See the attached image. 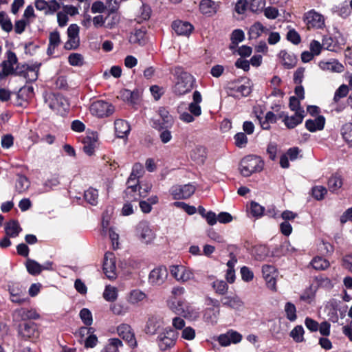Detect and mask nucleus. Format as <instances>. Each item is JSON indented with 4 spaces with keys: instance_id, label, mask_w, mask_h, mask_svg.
Here are the masks:
<instances>
[{
    "instance_id": "nucleus-4",
    "label": "nucleus",
    "mask_w": 352,
    "mask_h": 352,
    "mask_svg": "<svg viewBox=\"0 0 352 352\" xmlns=\"http://www.w3.org/2000/svg\"><path fill=\"white\" fill-rule=\"evenodd\" d=\"M90 113L98 118L108 117L115 111V107L104 100L93 102L89 107Z\"/></svg>"
},
{
    "instance_id": "nucleus-14",
    "label": "nucleus",
    "mask_w": 352,
    "mask_h": 352,
    "mask_svg": "<svg viewBox=\"0 0 352 352\" xmlns=\"http://www.w3.org/2000/svg\"><path fill=\"white\" fill-rule=\"evenodd\" d=\"M195 191V187L192 184L175 186L171 189V194L175 199L189 198Z\"/></svg>"
},
{
    "instance_id": "nucleus-31",
    "label": "nucleus",
    "mask_w": 352,
    "mask_h": 352,
    "mask_svg": "<svg viewBox=\"0 0 352 352\" xmlns=\"http://www.w3.org/2000/svg\"><path fill=\"white\" fill-rule=\"evenodd\" d=\"M146 295L142 290L135 289L131 290L126 296V301L131 305H136L144 300Z\"/></svg>"
},
{
    "instance_id": "nucleus-44",
    "label": "nucleus",
    "mask_w": 352,
    "mask_h": 352,
    "mask_svg": "<svg viewBox=\"0 0 352 352\" xmlns=\"http://www.w3.org/2000/svg\"><path fill=\"white\" fill-rule=\"evenodd\" d=\"M26 267L28 272L32 275L38 274L43 270L50 269L49 267H42L41 265L34 261H28Z\"/></svg>"
},
{
    "instance_id": "nucleus-1",
    "label": "nucleus",
    "mask_w": 352,
    "mask_h": 352,
    "mask_svg": "<svg viewBox=\"0 0 352 352\" xmlns=\"http://www.w3.org/2000/svg\"><path fill=\"white\" fill-rule=\"evenodd\" d=\"M177 80L173 87V91L177 95H184L190 91L193 87L195 79L193 76L186 72L178 69L176 72Z\"/></svg>"
},
{
    "instance_id": "nucleus-54",
    "label": "nucleus",
    "mask_w": 352,
    "mask_h": 352,
    "mask_svg": "<svg viewBox=\"0 0 352 352\" xmlns=\"http://www.w3.org/2000/svg\"><path fill=\"white\" fill-rule=\"evenodd\" d=\"M329 41H331V39L330 38H324L323 40V43L320 44V43L318 42V41L313 40L310 43V46H309L310 52L311 53H313L314 56L319 55L321 52V50H322L323 46H325V45H326L325 43Z\"/></svg>"
},
{
    "instance_id": "nucleus-38",
    "label": "nucleus",
    "mask_w": 352,
    "mask_h": 352,
    "mask_svg": "<svg viewBox=\"0 0 352 352\" xmlns=\"http://www.w3.org/2000/svg\"><path fill=\"white\" fill-rule=\"evenodd\" d=\"M146 32L144 29L135 30V32L131 34L129 37V41L131 43H137L140 45H144L146 41Z\"/></svg>"
},
{
    "instance_id": "nucleus-26",
    "label": "nucleus",
    "mask_w": 352,
    "mask_h": 352,
    "mask_svg": "<svg viewBox=\"0 0 352 352\" xmlns=\"http://www.w3.org/2000/svg\"><path fill=\"white\" fill-rule=\"evenodd\" d=\"M17 63V58L15 53L8 51L7 59L3 62V72L5 75L12 74L14 69V65Z\"/></svg>"
},
{
    "instance_id": "nucleus-45",
    "label": "nucleus",
    "mask_w": 352,
    "mask_h": 352,
    "mask_svg": "<svg viewBox=\"0 0 352 352\" xmlns=\"http://www.w3.org/2000/svg\"><path fill=\"white\" fill-rule=\"evenodd\" d=\"M103 298L109 302H113L118 298V289L116 287L107 285L103 292Z\"/></svg>"
},
{
    "instance_id": "nucleus-18",
    "label": "nucleus",
    "mask_w": 352,
    "mask_h": 352,
    "mask_svg": "<svg viewBox=\"0 0 352 352\" xmlns=\"http://www.w3.org/2000/svg\"><path fill=\"white\" fill-rule=\"evenodd\" d=\"M263 277L266 281L268 288L272 290H276V272L275 267L272 265H265L262 267Z\"/></svg>"
},
{
    "instance_id": "nucleus-21",
    "label": "nucleus",
    "mask_w": 352,
    "mask_h": 352,
    "mask_svg": "<svg viewBox=\"0 0 352 352\" xmlns=\"http://www.w3.org/2000/svg\"><path fill=\"white\" fill-rule=\"evenodd\" d=\"M219 8V3L212 0H202L199 3L200 11L202 14L208 16L216 14Z\"/></svg>"
},
{
    "instance_id": "nucleus-15",
    "label": "nucleus",
    "mask_w": 352,
    "mask_h": 352,
    "mask_svg": "<svg viewBox=\"0 0 352 352\" xmlns=\"http://www.w3.org/2000/svg\"><path fill=\"white\" fill-rule=\"evenodd\" d=\"M168 272L164 267L153 269L149 274L148 280L152 285H161L166 280Z\"/></svg>"
},
{
    "instance_id": "nucleus-42",
    "label": "nucleus",
    "mask_w": 352,
    "mask_h": 352,
    "mask_svg": "<svg viewBox=\"0 0 352 352\" xmlns=\"http://www.w3.org/2000/svg\"><path fill=\"white\" fill-rule=\"evenodd\" d=\"M342 179L338 174L333 175L328 180V187L331 192H335L342 186Z\"/></svg>"
},
{
    "instance_id": "nucleus-43",
    "label": "nucleus",
    "mask_w": 352,
    "mask_h": 352,
    "mask_svg": "<svg viewBox=\"0 0 352 352\" xmlns=\"http://www.w3.org/2000/svg\"><path fill=\"white\" fill-rule=\"evenodd\" d=\"M305 330L301 325L296 326L289 333V336L292 339L298 343L302 342L304 338Z\"/></svg>"
},
{
    "instance_id": "nucleus-5",
    "label": "nucleus",
    "mask_w": 352,
    "mask_h": 352,
    "mask_svg": "<svg viewBox=\"0 0 352 352\" xmlns=\"http://www.w3.org/2000/svg\"><path fill=\"white\" fill-rule=\"evenodd\" d=\"M178 333L173 329L167 328L161 332L157 337V344L162 351L173 347L176 342Z\"/></svg>"
},
{
    "instance_id": "nucleus-6",
    "label": "nucleus",
    "mask_w": 352,
    "mask_h": 352,
    "mask_svg": "<svg viewBox=\"0 0 352 352\" xmlns=\"http://www.w3.org/2000/svg\"><path fill=\"white\" fill-rule=\"evenodd\" d=\"M170 273L176 280L180 283H186L193 280L195 275L193 272L182 265H172L170 267Z\"/></svg>"
},
{
    "instance_id": "nucleus-20",
    "label": "nucleus",
    "mask_w": 352,
    "mask_h": 352,
    "mask_svg": "<svg viewBox=\"0 0 352 352\" xmlns=\"http://www.w3.org/2000/svg\"><path fill=\"white\" fill-rule=\"evenodd\" d=\"M208 300L211 305H212L214 307H216L217 309L212 308L206 309L204 318L206 322L211 324H214L217 322V319L219 315V310L218 309L219 304L217 300L210 298Z\"/></svg>"
},
{
    "instance_id": "nucleus-17",
    "label": "nucleus",
    "mask_w": 352,
    "mask_h": 352,
    "mask_svg": "<svg viewBox=\"0 0 352 352\" xmlns=\"http://www.w3.org/2000/svg\"><path fill=\"white\" fill-rule=\"evenodd\" d=\"M117 332L119 336L127 342L130 346L136 345L135 335L130 325L124 323L120 324L117 328Z\"/></svg>"
},
{
    "instance_id": "nucleus-39",
    "label": "nucleus",
    "mask_w": 352,
    "mask_h": 352,
    "mask_svg": "<svg viewBox=\"0 0 352 352\" xmlns=\"http://www.w3.org/2000/svg\"><path fill=\"white\" fill-rule=\"evenodd\" d=\"M159 115L162 119V128L170 127L173 124V118L169 112L164 107L159 109Z\"/></svg>"
},
{
    "instance_id": "nucleus-9",
    "label": "nucleus",
    "mask_w": 352,
    "mask_h": 352,
    "mask_svg": "<svg viewBox=\"0 0 352 352\" xmlns=\"http://www.w3.org/2000/svg\"><path fill=\"white\" fill-rule=\"evenodd\" d=\"M304 21L307 24L309 29L310 28H322L324 25V16L311 10L307 12L304 16Z\"/></svg>"
},
{
    "instance_id": "nucleus-11",
    "label": "nucleus",
    "mask_w": 352,
    "mask_h": 352,
    "mask_svg": "<svg viewBox=\"0 0 352 352\" xmlns=\"http://www.w3.org/2000/svg\"><path fill=\"white\" fill-rule=\"evenodd\" d=\"M116 256L111 252H107L104 255L103 263L104 273L109 279H115L117 277Z\"/></svg>"
},
{
    "instance_id": "nucleus-23",
    "label": "nucleus",
    "mask_w": 352,
    "mask_h": 352,
    "mask_svg": "<svg viewBox=\"0 0 352 352\" xmlns=\"http://www.w3.org/2000/svg\"><path fill=\"white\" fill-rule=\"evenodd\" d=\"M172 28L177 34L184 36H188L193 30V27L190 23L182 21H174Z\"/></svg>"
},
{
    "instance_id": "nucleus-50",
    "label": "nucleus",
    "mask_w": 352,
    "mask_h": 352,
    "mask_svg": "<svg viewBox=\"0 0 352 352\" xmlns=\"http://www.w3.org/2000/svg\"><path fill=\"white\" fill-rule=\"evenodd\" d=\"M180 315L184 318L194 320L198 318L199 312L197 309H195L192 305L188 302L184 309V311L181 313Z\"/></svg>"
},
{
    "instance_id": "nucleus-63",
    "label": "nucleus",
    "mask_w": 352,
    "mask_h": 352,
    "mask_svg": "<svg viewBox=\"0 0 352 352\" xmlns=\"http://www.w3.org/2000/svg\"><path fill=\"white\" fill-rule=\"evenodd\" d=\"M241 278L245 282H250L254 278L253 272L248 267L243 266L240 271Z\"/></svg>"
},
{
    "instance_id": "nucleus-13",
    "label": "nucleus",
    "mask_w": 352,
    "mask_h": 352,
    "mask_svg": "<svg viewBox=\"0 0 352 352\" xmlns=\"http://www.w3.org/2000/svg\"><path fill=\"white\" fill-rule=\"evenodd\" d=\"M19 333L25 339L36 340L39 336L37 324L33 322H24L20 327Z\"/></svg>"
},
{
    "instance_id": "nucleus-47",
    "label": "nucleus",
    "mask_w": 352,
    "mask_h": 352,
    "mask_svg": "<svg viewBox=\"0 0 352 352\" xmlns=\"http://www.w3.org/2000/svg\"><path fill=\"white\" fill-rule=\"evenodd\" d=\"M349 87L345 84L341 85L335 91L333 101L338 103L340 99L345 98L349 92Z\"/></svg>"
},
{
    "instance_id": "nucleus-24",
    "label": "nucleus",
    "mask_w": 352,
    "mask_h": 352,
    "mask_svg": "<svg viewBox=\"0 0 352 352\" xmlns=\"http://www.w3.org/2000/svg\"><path fill=\"white\" fill-rule=\"evenodd\" d=\"M304 117L305 111L300 110V111L296 112L294 116H285L283 121L288 129H294L302 122Z\"/></svg>"
},
{
    "instance_id": "nucleus-22",
    "label": "nucleus",
    "mask_w": 352,
    "mask_h": 352,
    "mask_svg": "<svg viewBox=\"0 0 352 352\" xmlns=\"http://www.w3.org/2000/svg\"><path fill=\"white\" fill-rule=\"evenodd\" d=\"M206 148L201 145H197L192 149L190 157L196 164H203L206 159Z\"/></svg>"
},
{
    "instance_id": "nucleus-61",
    "label": "nucleus",
    "mask_w": 352,
    "mask_h": 352,
    "mask_svg": "<svg viewBox=\"0 0 352 352\" xmlns=\"http://www.w3.org/2000/svg\"><path fill=\"white\" fill-rule=\"evenodd\" d=\"M327 192V189L322 186H316L312 188V195L317 200L324 199Z\"/></svg>"
},
{
    "instance_id": "nucleus-19",
    "label": "nucleus",
    "mask_w": 352,
    "mask_h": 352,
    "mask_svg": "<svg viewBox=\"0 0 352 352\" xmlns=\"http://www.w3.org/2000/svg\"><path fill=\"white\" fill-rule=\"evenodd\" d=\"M140 239L144 243H148L155 238L153 231L146 221L140 222L137 227Z\"/></svg>"
},
{
    "instance_id": "nucleus-37",
    "label": "nucleus",
    "mask_w": 352,
    "mask_h": 352,
    "mask_svg": "<svg viewBox=\"0 0 352 352\" xmlns=\"http://www.w3.org/2000/svg\"><path fill=\"white\" fill-rule=\"evenodd\" d=\"M5 230L8 236L16 237L19 234L21 228L17 221L12 220L6 223Z\"/></svg>"
},
{
    "instance_id": "nucleus-49",
    "label": "nucleus",
    "mask_w": 352,
    "mask_h": 352,
    "mask_svg": "<svg viewBox=\"0 0 352 352\" xmlns=\"http://www.w3.org/2000/svg\"><path fill=\"white\" fill-rule=\"evenodd\" d=\"M311 265L317 270H324L329 267V262L320 256H316L313 258Z\"/></svg>"
},
{
    "instance_id": "nucleus-2",
    "label": "nucleus",
    "mask_w": 352,
    "mask_h": 352,
    "mask_svg": "<svg viewBox=\"0 0 352 352\" xmlns=\"http://www.w3.org/2000/svg\"><path fill=\"white\" fill-rule=\"evenodd\" d=\"M263 167V162L260 157L248 155L241 160L239 169L243 176L249 177L255 172L261 171Z\"/></svg>"
},
{
    "instance_id": "nucleus-58",
    "label": "nucleus",
    "mask_w": 352,
    "mask_h": 352,
    "mask_svg": "<svg viewBox=\"0 0 352 352\" xmlns=\"http://www.w3.org/2000/svg\"><path fill=\"white\" fill-rule=\"evenodd\" d=\"M212 287L216 292L221 295L225 294L228 289L227 283L223 280H217L214 281Z\"/></svg>"
},
{
    "instance_id": "nucleus-7",
    "label": "nucleus",
    "mask_w": 352,
    "mask_h": 352,
    "mask_svg": "<svg viewBox=\"0 0 352 352\" xmlns=\"http://www.w3.org/2000/svg\"><path fill=\"white\" fill-rule=\"evenodd\" d=\"M83 151L88 155H92L98 145V134L96 131H87L82 138Z\"/></svg>"
},
{
    "instance_id": "nucleus-64",
    "label": "nucleus",
    "mask_w": 352,
    "mask_h": 352,
    "mask_svg": "<svg viewBox=\"0 0 352 352\" xmlns=\"http://www.w3.org/2000/svg\"><path fill=\"white\" fill-rule=\"evenodd\" d=\"M111 311L116 315L123 316L127 312V309L120 303H114L110 306Z\"/></svg>"
},
{
    "instance_id": "nucleus-60",
    "label": "nucleus",
    "mask_w": 352,
    "mask_h": 352,
    "mask_svg": "<svg viewBox=\"0 0 352 352\" xmlns=\"http://www.w3.org/2000/svg\"><path fill=\"white\" fill-rule=\"evenodd\" d=\"M80 317L85 325L89 326L92 324V314L91 312L88 309H82L80 311Z\"/></svg>"
},
{
    "instance_id": "nucleus-48",
    "label": "nucleus",
    "mask_w": 352,
    "mask_h": 352,
    "mask_svg": "<svg viewBox=\"0 0 352 352\" xmlns=\"http://www.w3.org/2000/svg\"><path fill=\"white\" fill-rule=\"evenodd\" d=\"M267 30V28L261 23H256L250 27L249 35L251 38H256L260 36L263 32H265Z\"/></svg>"
},
{
    "instance_id": "nucleus-52",
    "label": "nucleus",
    "mask_w": 352,
    "mask_h": 352,
    "mask_svg": "<svg viewBox=\"0 0 352 352\" xmlns=\"http://www.w3.org/2000/svg\"><path fill=\"white\" fill-rule=\"evenodd\" d=\"M85 200L91 205H96L98 202V192L95 188H90L84 193Z\"/></svg>"
},
{
    "instance_id": "nucleus-12",
    "label": "nucleus",
    "mask_w": 352,
    "mask_h": 352,
    "mask_svg": "<svg viewBox=\"0 0 352 352\" xmlns=\"http://www.w3.org/2000/svg\"><path fill=\"white\" fill-rule=\"evenodd\" d=\"M318 67L322 71L331 73H342L344 71V65L335 58L320 60Z\"/></svg>"
},
{
    "instance_id": "nucleus-32",
    "label": "nucleus",
    "mask_w": 352,
    "mask_h": 352,
    "mask_svg": "<svg viewBox=\"0 0 352 352\" xmlns=\"http://www.w3.org/2000/svg\"><path fill=\"white\" fill-rule=\"evenodd\" d=\"M118 98L129 103L134 104L140 98V92L138 90L132 91L129 89H122L120 91Z\"/></svg>"
},
{
    "instance_id": "nucleus-57",
    "label": "nucleus",
    "mask_w": 352,
    "mask_h": 352,
    "mask_svg": "<svg viewBox=\"0 0 352 352\" xmlns=\"http://www.w3.org/2000/svg\"><path fill=\"white\" fill-rule=\"evenodd\" d=\"M151 9L148 6L143 5L140 8V14L137 16L136 20L138 23H142L144 21H146L150 18Z\"/></svg>"
},
{
    "instance_id": "nucleus-27",
    "label": "nucleus",
    "mask_w": 352,
    "mask_h": 352,
    "mask_svg": "<svg viewBox=\"0 0 352 352\" xmlns=\"http://www.w3.org/2000/svg\"><path fill=\"white\" fill-rule=\"evenodd\" d=\"M144 173V169L143 165L140 163H135L132 167V170L130 176L128 179V182L138 184V180L143 176Z\"/></svg>"
},
{
    "instance_id": "nucleus-25",
    "label": "nucleus",
    "mask_w": 352,
    "mask_h": 352,
    "mask_svg": "<svg viewBox=\"0 0 352 352\" xmlns=\"http://www.w3.org/2000/svg\"><path fill=\"white\" fill-rule=\"evenodd\" d=\"M278 58L281 64L287 69L294 67L297 63L296 56L286 50H281L278 54Z\"/></svg>"
},
{
    "instance_id": "nucleus-30",
    "label": "nucleus",
    "mask_w": 352,
    "mask_h": 352,
    "mask_svg": "<svg viewBox=\"0 0 352 352\" xmlns=\"http://www.w3.org/2000/svg\"><path fill=\"white\" fill-rule=\"evenodd\" d=\"M325 120L322 116H318L314 120H308L305 122V126L311 132L322 130L324 128Z\"/></svg>"
},
{
    "instance_id": "nucleus-55",
    "label": "nucleus",
    "mask_w": 352,
    "mask_h": 352,
    "mask_svg": "<svg viewBox=\"0 0 352 352\" xmlns=\"http://www.w3.org/2000/svg\"><path fill=\"white\" fill-rule=\"evenodd\" d=\"M285 311L286 317L289 321L294 322L296 320V308L293 303L287 302L285 305Z\"/></svg>"
},
{
    "instance_id": "nucleus-8",
    "label": "nucleus",
    "mask_w": 352,
    "mask_h": 352,
    "mask_svg": "<svg viewBox=\"0 0 352 352\" xmlns=\"http://www.w3.org/2000/svg\"><path fill=\"white\" fill-rule=\"evenodd\" d=\"M34 6L37 10L43 12L45 15H54L60 8V3L56 0H36Z\"/></svg>"
},
{
    "instance_id": "nucleus-46",
    "label": "nucleus",
    "mask_w": 352,
    "mask_h": 352,
    "mask_svg": "<svg viewBox=\"0 0 352 352\" xmlns=\"http://www.w3.org/2000/svg\"><path fill=\"white\" fill-rule=\"evenodd\" d=\"M316 290L317 287L316 285H311L309 287L305 289L300 296V300L307 303H311L315 298Z\"/></svg>"
},
{
    "instance_id": "nucleus-53",
    "label": "nucleus",
    "mask_w": 352,
    "mask_h": 352,
    "mask_svg": "<svg viewBox=\"0 0 352 352\" xmlns=\"http://www.w3.org/2000/svg\"><path fill=\"white\" fill-rule=\"evenodd\" d=\"M30 182L28 178L23 175H19L16 182L15 188L19 192H23L28 189Z\"/></svg>"
},
{
    "instance_id": "nucleus-28",
    "label": "nucleus",
    "mask_w": 352,
    "mask_h": 352,
    "mask_svg": "<svg viewBox=\"0 0 352 352\" xmlns=\"http://www.w3.org/2000/svg\"><path fill=\"white\" fill-rule=\"evenodd\" d=\"M115 132L120 138L125 137L130 131L129 124L123 120H116L114 122Z\"/></svg>"
},
{
    "instance_id": "nucleus-10",
    "label": "nucleus",
    "mask_w": 352,
    "mask_h": 352,
    "mask_svg": "<svg viewBox=\"0 0 352 352\" xmlns=\"http://www.w3.org/2000/svg\"><path fill=\"white\" fill-rule=\"evenodd\" d=\"M79 27L76 24H71L67 28L68 40L65 43L66 50H75L80 44Z\"/></svg>"
},
{
    "instance_id": "nucleus-29",
    "label": "nucleus",
    "mask_w": 352,
    "mask_h": 352,
    "mask_svg": "<svg viewBox=\"0 0 352 352\" xmlns=\"http://www.w3.org/2000/svg\"><path fill=\"white\" fill-rule=\"evenodd\" d=\"M222 303L225 306L237 310L241 309L244 305L243 300L238 296H225L222 299Z\"/></svg>"
},
{
    "instance_id": "nucleus-35",
    "label": "nucleus",
    "mask_w": 352,
    "mask_h": 352,
    "mask_svg": "<svg viewBox=\"0 0 352 352\" xmlns=\"http://www.w3.org/2000/svg\"><path fill=\"white\" fill-rule=\"evenodd\" d=\"M161 326V320L153 316L148 318L144 331L146 334L154 335Z\"/></svg>"
},
{
    "instance_id": "nucleus-51",
    "label": "nucleus",
    "mask_w": 352,
    "mask_h": 352,
    "mask_svg": "<svg viewBox=\"0 0 352 352\" xmlns=\"http://www.w3.org/2000/svg\"><path fill=\"white\" fill-rule=\"evenodd\" d=\"M122 346L121 340L118 338H111L105 346L104 352H119L118 349Z\"/></svg>"
},
{
    "instance_id": "nucleus-59",
    "label": "nucleus",
    "mask_w": 352,
    "mask_h": 352,
    "mask_svg": "<svg viewBox=\"0 0 352 352\" xmlns=\"http://www.w3.org/2000/svg\"><path fill=\"white\" fill-rule=\"evenodd\" d=\"M248 3L249 9L253 12L261 11L265 6L264 0H248Z\"/></svg>"
},
{
    "instance_id": "nucleus-62",
    "label": "nucleus",
    "mask_w": 352,
    "mask_h": 352,
    "mask_svg": "<svg viewBox=\"0 0 352 352\" xmlns=\"http://www.w3.org/2000/svg\"><path fill=\"white\" fill-rule=\"evenodd\" d=\"M36 18L35 12L32 6L29 5L26 7L23 14V19L27 21L30 24Z\"/></svg>"
},
{
    "instance_id": "nucleus-33",
    "label": "nucleus",
    "mask_w": 352,
    "mask_h": 352,
    "mask_svg": "<svg viewBox=\"0 0 352 352\" xmlns=\"http://www.w3.org/2000/svg\"><path fill=\"white\" fill-rule=\"evenodd\" d=\"M187 303L188 302L185 299L175 298L170 300L168 306L173 312L180 315L184 311Z\"/></svg>"
},
{
    "instance_id": "nucleus-34",
    "label": "nucleus",
    "mask_w": 352,
    "mask_h": 352,
    "mask_svg": "<svg viewBox=\"0 0 352 352\" xmlns=\"http://www.w3.org/2000/svg\"><path fill=\"white\" fill-rule=\"evenodd\" d=\"M141 197L140 192H138V184L127 182V188L125 190V198L129 201H137Z\"/></svg>"
},
{
    "instance_id": "nucleus-40",
    "label": "nucleus",
    "mask_w": 352,
    "mask_h": 352,
    "mask_svg": "<svg viewBox=\"0 0 352 352\" xmlns=\"http://www.w3.org/2000/svg\"><path fill=\"white\" fill-rule=\"evenodd\" d=\"M60 43V34L58 31H54L50 33L49 37V46L47 52L49 54H52L54 49Z\"/></svg>"
},
{
    "instance_id": "nucleus-3",
    "label": "nucleus",
    "mask_w": 352,
    "mask_h": 352,
    "mask_svg": "<svg viewBox=\"0 0 352 352\" xmlns=\"http://www.w3.org/2000/svg\"><path fill=\"white\" fill-rule=\"evenodd\" d=\"M45 102L56 113L63 114L68 109V102L63 96L50 93L45 96Z\"/></svg>"
},
{
    "instance_id": "nucleus-41",
    "label": "nucleus",
    "mask_w": 352,
    "mask_h": 352,
    "mask_svg": "<svg viewBox=\"0 0 352 352\" xmlns=\"http://www.w3.org/2000/svg\"><path fill=\"white\" fill-rule=\"evenodd\" d=\"M0 26L6 32H10L13 29V25L10 17L3 11L0 12Z\"/></svg>"
},
{
    "instance_id": "nucleus-56",
    "label": "nucleus",
    "mask_w": 352,
    "mask_h": 352,
    "mask_svg": "<svg viewBox=\"0 0 352 352\" xmlns=\"http://www.w3.org/2000/svg\"><path fill=\"white\" fill-rule=\"evenodd\" d=\"M68 62L72 66H82L84 63V58L80 54L72 53L68 57Z\"/></svg>"
},
{
    "instance_id": "nucleus-16",
    "label": "nucleus",
    "mask_w": 352,
    "mask_h": 352,
    "mask_svg": "<svg viewBox=\"0 0 352 352\" xmlns=\"http://www.w3.org/2000/svg\"><path fill=\"white\" fill-rule=\"evenodd\" d=\"M11 301L21 304L26 300L25 288L19 284H13L9 287Z\"/></svg>"
},
{
    "instance_id": "nucleus-36",
    "label": "nucleus",
    "mask_w": 352,
    "mask_h": 352,
    "mask_svg": "<svg viewBox=\"0 0 352 352\" xmlns=\"http://www.w3.org/2000/svg\"><path fill=\"white\" fill-rule=\"evenodd\" d=\"M40 64H34L32 65H27L23 72V76L28 81H34L38 78Z\"/></svg>"
}]
</instances>
